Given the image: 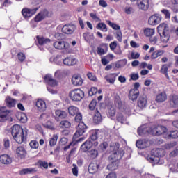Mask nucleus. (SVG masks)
Wrapping results in <instances>:
<instances>
[{
    "label": "nucleus",
    "instance_id": "f257e3e1",
    "mask_svg": "<svg viewBox=\"0 0 178 178\" xmlns=\"http://www.w3.org/2000/svg\"><path fill=\"white\" fill-rule=\"evenodd\" d=\"M11 134L18 144H22L27 140V130L23 129L20 125H14L12 127Z\"/></svg>",
    "mask_w": 178,
    "mask_h": 178
},
{
    "label": "nucleus",
    "instance_id": "f03ea898",
    "mask_svg": "<svg viewBox=\"0 0 178 178\" xmlns=\"http://www.w3.org/2000/svg\"><path fill=\"white\" fill-rule=\"evenodd\" d=\"M124 155V151L123 150H118L113 152V154L109 156V159L113 161L110 164L107 165V169L108 170H116L118 167L119 166V159H122Z\"/></svg>",
    "mask_w": 178,
    "mask_h": 178
},
{
    "label": "nucleus",
    "instance_id": "7ed1b4c3",
    "mask_svg": "<svg viewBox=\"0 0 178 178\" xmlns=\"http://www.w3.org/2000/svg\"><path fill=\"white\" fill-rule=\"evenodd\" d=\"M161 42L166 43L169 41V26L167 24H161L157 27Z\"/></svg>",
    "mask_w": 178,
    "mask_h": 178
},
{
    "label": "nucleus",
    "instance_id": "20e7f679",
    "mask_svg": "<svg viewBox=\"0 0 178 178\" xmlns=\"http://www.w3.org/2000/svg\"><path fill=\"white\" fill-rule=\"evenodd\" d=\"M138 134L139 136H144L145 134L156 136V125H150L149 127L147 125H143L138 129Z\"/></svg>",
    "mask_w": 178,
    "mask_h": 178
},
{
    "label": "nucleus",
    "instance_id": "39448f33",
    "mask_svg": "<svg viewBox=\"0 0 178 178\" xmlns=\"http://www.w3.org/2000/svg\"><path fill=\"white\" fill-rule=\"evenodd\" d=\"M69 95L72 101L79 102L84 98V91L79 88L74 89L69 92Z\"/></svg>",
    "mask_w": 178,
    "mask_h": 178
},
{
    "label": "nucleus",
    "instance_id": "423d86ee",
    "mask_svg": "<svg viewBox=\"0 0 178 178\" xmlns=\"http://www.w3.org/2000/svg\"><path fill=\"white\" fill-rule=\"evenodd\" d=\"M86 130H87V126H86V124H84L83 122H79L78 124L77 131L74 134L73 139L76 140V138H79L80 136H83V134L86 133Z\"/></svg>",
    "mask_w": 178,
    "mask_h": 178
},
{
    "label": "nucleus",
    "instance_id": "0eeeda50",
    "mask_svg": "<svg viewBox=\"0 0 178 178\" xmlns=\"http://www.w3.org/2000/svg\"><path fill=\"white\" fill-rule=\"evenodd\" d=\"M136 145L139 149H145V148H148L151 145V140L148 139H140L136 141Z\"/></svg>",
    "mask_w": 178,
    "mask_h": 178
},
{
    "label": "nucleus",
    "instance_id": "6e6552de",
    "mask_svg": "<svg viewBox=\"0 0 178 178\" xmlns=\"http://www.w3.org/2000/svg\"><path fill=\"white\" fill-rule=\"evenodd\" d=\"M37 10H38V8L29 9V8H25L22 9V16L24 17V19H29V17H31L33 15H35V13H37Z\"/></svg>",
    "mask_w": 178,
    "mask_h": 178
},
{
    "label": "nucleus",
    "instance_id": "1a4fd4ad",
    "mask_svg": "<svg viewBox=\"0 0 178 178\" xmlns=\"http://www.w3.org/2000/svg\"><path fill=\"white\" fill-rule=\"evenodd\" d=\"M136 5L141 10H148L149 8V0H138Z\"/></svg>",
    "mask_w": 178,
    "mask_h": 178
},
{
    "label": "nucleus",
    "instance_id": "9d476101",
    "mask_svg": "<svg viewBox=\"0 0 178 178\" xmlns=\"http://www.w3.org/2000/svg\"><path fill=\"white\" fill-rule=\"evenodd\" d=\"M76 31V26L74 24H65L62 28L64 34H73Z\"/></svg>",
    "mask_w": 178,
    "mask_h": 178
},
{
    "label": "nucleus",
    "instance_id": "9b49d317",
    "mask_svg": "<svg viewBox=\"0 0 178 178\" xmlns=\"http://www.w3.org/2000/svg\"><path fill=\"white\" fill-rule=\"evenodd\" d=\"M15 155L19 159H24L27 155V151L24 147H18L15 151Z\"/></svg>",
    "mask_w": 178,
    "mask_h": 178
},
{
    "label": "nucleus",
    "instance_id": "f8f14e48",
    "mask_svg": "<svg viewBox=\"0 0 178 178\" xmlns=\"http://www.w3.org/2000/svg\"><path fill=\"white\" fill-rule=\"evenodd\" d=\"M44 81L50 87H56L58 81L52 77V75L48 74L44 76Z\"/></svg>",
    "mask_w": 178,
    "mask_h": 178
},
{
    "label": "nucleus",
    "instance_id": "ddd939ff",
    "mask_svg": "<svg viewBox=\"0 0 178 178\" xmlns=\"http://www.w3.org/2000/svg\"><path fill=\"white\" fill-rule=\"evenodd\" d=\"M148 102V98H147V95H143L139 97L138 100V106L140 109H144L147 107V102Z\"/></svg>",
    "mask_w": 178,
    "mask_h": 178
},
{
    "label": "nucleus",
    "instance_id": "4468645a",
    "mask_svg": "<svg viewBox=\"0 0 178 178\" xmlns=\"http://www.w3.org/2000/svg\"><path fill=\"white\" fill-rule=\"evenodd\" d=\"M54 47L56 49H69V43L63 41H58L54 43Z\"/></svg>",
    "mask_w": 178,
    "mask_h": 178
},
{
    "label": "nucleus",
    "instance_id": "2eb2a0df",
    "mask_svg": "<svg viewBox=\"0 0 178 178\" xmlns=\"http://www.w3.org/2000/svg\"><path fill=\"white\" fill-rule=\"evenodd\" d=\"M9 116V111L5 107H0V122H5Z\"/></svg>",
    "mask_w": 178,
    "mask_h": 178
},
{
    "label": "nucleus",
    "instance_id": "dca6fc26",
    "mask_svg": "<svg viewBox=\"0 0 178 178\" xmlns=\"http://www.w3.org/2000/svg\"><path fill=\"white\" fill-rule=\"evenodd\" d=\"M0 162L3 165H10L12 163V157L8 154H1L0 156Z\"/></svg>",
    "mask_w": 178,
    "mask_h": 178
},
{
    "label": "nucleus",
    "instance_id": "f3484780",
    "mask_svg": "<svg viewBox=\"0 0 178 178\" xmlns=\"http://www.w3.org/2000/svg\"><path fill=\"white\" fill-rule=\"evenodd\" d=\"M63 62L65 66H74L77 63V59L70 56L65 58Z\"/></svg>",
    "mask_w": 178,
    "mask_h": 178
},
{
    "label": "nucleus",
    "instance_id": "a211bd4d",
    "mask_svg": "<svg viewBox=\"0 0 178 178\" xmlns=\"http://www.w3.org/2000/svg\"><path fill=\"white\" fill-rule=\"evenodd\" d=\"M147 161L152 163V166H155V161H156V149H153L150 155L147 156Z\"/></svg>",
    "mask_w": 178,
    "mask_h": 178
},
{
    "label": "nucleus",
    "instance_id": "6ab92c4d",
    "mask_svg": "<svg viewBox=\"0 0 178 178\" xmlns=\"http://www.w3.org/2000/svg\"><path fill=\"white\" fill-rule=\"evenodd\" d=\"M72 83L73 86H82L83 85V79L80 75L74 74L72 78Z\"/></svg>",
    "mask_w": 178,
    "mask_h": 178
},
{
    "label": "nucleus",
    "instance_id": "aec40b11",
    "mask_svg": "<svg viewBox=\"0 0 178 178\" xmlns=\"http://www.w3.org/2000/svg\"><path fill=\"white\" fill-rule=\"evenodd\" d=\"M140 95V90L131 89L129 92V98L131 101H136Z\"/></svg>",
    "mask_w": 178,
    "mask_h": 178
},
{
    "label": "nucleus",
    "instance_id": "412c9836",
    "mask_svg": "<svg viewBox=\"0 0 178 178\" xmlns=\"http://www.w3.org/2000/svg\"><path fill=\"white\" fill-rule=\"evenodd\" d=\"M66 118H67V113L66 112L59 110L56 111L55 119L57 122L62 119H66Z\"/></svg>",
    "mask_w": 178,
    "mask_h": 178
},
{
    "label": "nucleus",
    "instance_id": "4be33fe9",
    "mask_svg": "<svg viewBox=\"0 0 178 178\" xmlns=\"http://www.w3.org/2000/svg\"><path fill=\"white\" fill-rule=\"evenodd\" d=\"M36 106L40 112H44L47 109V104L42 99H39L36 102Z\"/></svg>",
    "mask_w": 178,
    "mask_h": 178
},
{
    "label": "nucleus",
    "instance_id": "5701e85b",
    "mask_svg": "<svg viewBox=\"0 0 178 178\" xmlns=\"http://www.w3.org/2000/svg\"><path fill=\"white\" fill-rule=\"evenodd\" d=\"M170 106L171 108H178V96L172 95L170 97Z\"/></svg>",
    "mask_w": 178,
    "mask_h": 178
},
{
    "label": "nucleus",
    "instance_id": "b1692460",
    "mask_svg": "<svg viewBox=\"0 0 178 178\" xmlns=\"http://www.w3.org/2000/svg\"><path fill=\"white\" fill-rule=\"evenodd\" d=\"M98 169H99V165L97 163H91L89 165L88 170L92 175H93V173H97V172H98Z\"/></svg>",
    "mask_w": 178,
    "mask_h": 178
},
{
    "label": "nucleus",
    "instance_id": "393cba45",
    "mask_svg": "<svg viewBox=\"0 0 178 178\" xmlns=\"http://www.w3.org/2000/svg\"><path fill=\"white\" fill-rule=\"evenodd\" d=\"M6 104L8 108H13L17 104V102H16V99L8 96L6 98Z\"/></svg>",
    "mask_w": 178,
    "mask_h": 178
},
{
    "label": "nucleus",
    "instance_id": "a878e982",
    "mask_svg": "<svg viewBox=\"0 0 178 178\" xmlns=\"http://www.w3.org/2000/svg\"><path fill=\"white\" fill-rule=\"evenodd\" d=\"M92 147V142L91 140H86L81 146V149L83 152H87Z\"/></svg>",
    "mask_w": 178,
    "mask_h": 178
},
{
    "label": "nucleus",
    "instance_id": "bb28decb",
    "mask_svg": "<svg viewBox=\"0 0 178 178\" xmlns=\"http://www.w3.org/2000/svg\"><path fill=\"white\" fill-rule=\"evenodd\" d=\"M79 113H80V110L76 106H70L68 107V113L71 116H76Z\"/></svg>",
    "mask_w": 178,
    "mask_h": 178
},
{
    "label": "nucleus",
    "instance_id": "cd10ccee",
    "mask_svg": "<svg viewBox=\"0 0 178 178\" xmlns=\"http://www.w3.org/2000/svg\"><path fill=\"white\" fill-rule=\"evenodd\" d=\"M17 120H19L22 123H26L27 122V115L24 113L19 112L16 114Z\"/></svg>",
    "mask_w": 178,
    "mask_h": 178
},
{
    "label": "nucleus",
    "instance_id": "c85d7f7f",
    "mask_svg": "<svg viewBox=\"0 0 178 178\" xmlns=\"http://www.w3.org/2000/svg\"><path fill=\"white\" fill-rule=\"evenodd\" d=\"M37 40L39 45H47V44H51V39L37 36Z\"/></svg>",
    "mask_w": 178,
    "mask_h": 178
},
{
    "label": "nucleus",
    "instance_id": "c756f323",
    "mask_svg": "<svg viewBox=\"0 0 178 178\" xmlns=\"http://www.w3.org/2000/svg\"><path fill=\"white\" fill-rule=\"evenodd\" d=\"M105 80H106L107 83L110 84H115V81H116V76L115 74H110L104 76Z\"/></svg>",
    "mask_w": 178,
    "mask_h": 178
},
{
    "label": "nucleus",
    "instance_id": "7c9ffc66",
    "mask_svg": "<svg viewBox=\"0 0 178 178\" xmlns=\"http://www.w3.org/2000/svg\"><path fill=\"white\" fill-rule=\"evenodd\" d=\"M37 170L33 168H24L20 171V175H31V173H35Z\"/></svg>",
    "mask_w": 178,
    "mask_h": 178
},
{
    "label": "nucleus",
    "instance_id": "2f4dec72",
    "mask_svg": "<svg viewBox=\"0 0 178 178\" xmlns=\"http://www.w3.org/2000/svg\"><path fill=\"white\" fill-rule=\"evenodd\" d=\"M83 37L86 42H92L94 41V34L90 33H84Z\"/></svg>",
    "mask_w": 178,
    "mask_h": 178
},
{
    "label": "nucleus",
    "instance_id": "473e14b6",
    "mask_svg": "<svg viewBox=\"0 0 178 178\" xmlns=\"http://www.w3.org/2000/svg\"><path fill=\"white\" fill-rule=\"evenodd\" d=\"M168 99V96L165 92H161L156 96L157 102H164Z\"/></svg>",
    "mask_w": 178,
    "mask_h": 178
},
{
    "label": "nucleus",
    "instance_id": "72a5a7b5",
    "mask_svg": "<svg viewBox=\"0 0 178 178\" xmlns=\"http://www.w3.org/2000/svg\"><path fill=\"white\" fill-rule=\"evenodd\" d=\"M93 120L96 124L101 123V122H102V115H101L100 112L96 111L95 113Z\"/></svg>",
    "mask_w": 178,
    "mask_h": 178
},
{
    "label": "nucleus",
    "instance_id": "f704fd0d",
    "mask_svg": "<svg viewBox=\"0 0 178 178\" xmlns=\"http://www.w3.org/2000/svg\"><path fill=\"white\" fill-rule=\"evenodd\" d=\"M145 37H152L155 34V29L146 28L144 30Z\"/></svg>",
    "mask_w": 178,
    "mask_h": 178
},
{
    "label": "nucleus",
    "instance_id": "c9c22d12",
    "mask_svg": "<svg viewBox=\"0 0 178 178\" xmlns=\"http://www.w3.org/2000/svg\"><path fill=\"white\" fill-rule=\"evenodd\" d=\"M70 126H72V124L67 120H63L60 122V127L61 129H69Z\"/></svg>",
    "mask_w": 178,
    "mask_h": 178
},
{
    "label": "nucleus",
    "instance_id": "e433bc0d",
    "mask_svg": "<svg viewBox=\"0 0 178 178\" xmlns=\"http://www.w3.org/2000/svg\"><path fill=\"white\" fill-rule=\"evenodd\" d=\"M96 28L97 29V30H101L102 31H104L105 33L108 31V28L106 27V24H105V23L100 22L97 24Z\"/></svg>",
    "mask_w": 178,
    "mask_h": 178
},
{
    "label": "nucleus",
    "instance_id": "4c0bfd02",
    "mask_svg": "<svg viewBox=\"0 0 178 178\" xmlns=\"http://www.w3.org/2000/svg\"><path fill=\"white\" fill-rule=\"evenodd\" d=\"M148 23L150 26H155L156 24V14H154L149 17Z\"/></svg>",
    "mask_w": 178,
    "mask_h": 178
},
{
    "label": "nucleus",
    "instance_id": "58836bf2",
    "mask_svg": "<svg viewBox=\"0 0 178 178\" xmlns=\"http://www.w3.org/2000/svg\"><path fill=\"white\" fill-rule=\"evenodd\" d=\"M166 131H167L166 127L163 126H159L157 127L156 135L161 136V134H165Z\"/></svg>",
    "mask_w": 178,
    "mask_h": 178
},
{
    "label": "nucleus",
    "instance_id": "ea45409f",
    "mask_svg": "<svg viewBox=\"0 0 178 178\" xmlns=\"http://www.w3.org/2000/svg\"><path fill=\"white\" fill-rule=\"evenodd\" d=\"M45 19V15L41 12L35 17V22H42Z\"/></svg>",
    "mask_w": 178,
    "mask_h": 178
},
{
    "label": "nucleus",
    "instance_id": "a19ab883",
    "mask_svg": "<svg viewBox=\"0 0 178 178\" xmlns=\"http://www.w3.org/2000/svg\"><path fill=\"white\" fill-rule=\"evenodd\" d=\"M58 141V135H54L53 137L50 139L49 145L51 147H54L56 145V143Z\"/></svg>",
    "mask_w": 178,
    "mask_h": 178
},
{
    "label": "nucleus",
    "instance_id": "79ce46f5",
    "mask_svg": "<svg viewBox=\"0 0 178 178\" xmlns=\"http://www.w3.org/2000/svg\"><path fill=\"white\" fill-rule=\"evenodd\" d=\"M44 127L46 129H49V130H55V127H54V123L51 121H47L44 124Z\"/></svg>",
    "mask_w": 178,
    "mask_h": 178
},
{
    "label": "nucleus",
    "instance_id": "37998d69",
    "mask_svg": "<svg viewBox=\"0 0 178 178\" xmlns=\"http://www.w3.org/2000/svg\"><path fill=\"white\" fill-rule=\"evenodd\" d=\"M168 69H169L168 65H164L161 68V73H163L164 74H165V76L168 79H169V74H168Z\"/></svg>",
    "mask_w": 178,
    "mask_h": 178
},
{
    "label": "nucleus",
    "instance_id": "c03bdc74",
    "mask_svg": "<svg viewBox=\"0 0 178 178\" xmlns=\"http://www.w3.org/2000/svg\"><path fill=\"white\" fill-rule=\"evenodd\" d=\"M29 145L31 147V148H32L33 149H37L38 148V142H37V140H31L29 143Z\"/></svg>",
    "mask_w": 178,
    "mask_h": 178
},
{
    "label": "nucleus",
    "instance_id": "a18cd8bd",
    "mask_svg": "<svg viewBox=\"0 0 178 178\" xmlns=\"http://www.w3.org/2000/svg\"><path fill=\"white\" fill-rule=\"evenodd\" d=\"M107 23L110 27H112V29H113V30H120V26L113 22H111V21H108Z\"/></svg>",
    "mask_w": 178,
    "mask_h": 178
},
{
    "label": "nucleus",
    "instance_id": "49530a36",
    "mask_svg": "<svg viewBox=\"0 0 178 178\" xmlns=\"http://www.w3.org/2000/svg\"><path fill=\"white\" fill-rule=\"evenodd\" d=\"M98 92V89L95 87H92L89 90H88V95L90 97H92V95H95Z\"/></svg>",
    "mask_w": 178,
    "mask_h": 178
},
{
    "label": "nucleus",
    "instance_id": "de8ad7c7",
    "mask_svg": "<svg viewBox=\"0 0 178 178\" xmlns=\"http://www.w3.org/2000/svg\"><path fill=\"white\" fill-rule=\"evenodd\" d=\"M117 120L118 122H120V123H124V122H126V118H124V117H123V114L122 113H118L117 115Z\"/></svg>",
    "mask_w": 178,
    "mask_h": 178
},
{
    "label": "nucleus",
    "instance_id": "09e8293b",
    "mask_svg": "<svg viewBox=\"0 0 178 178\" xmlns=\"http://www.w3.org/2000/svg\"><path fill=\"white\" fill-rule=\"evenodd\" d=\"M178 138V131H173L168 134L166 138Z\"/></svg>",
    "mask_w": 178,
    "mask_h": 178
},
{
    "label": "nucleus",
    "instance_id": "8fccbe9b",
    "mask_svg": "<svg viewBox=\"0 0 178 178\" xmlns=\"http://www.w3.org/2000/svg\"><path fill=\"white\" fill-rule=\"evenodd\" d=\"M115 115H116V110H115V108L111 107L108 111V115L112 118H114Z\"/></svg>",
    "mask_w": 178,
    "mask_h": 178
},
{
    "label": "nucleus",
    "instance_id": "3c124183",
    "mask_svg": "<svg viewBox=\"0 0 178 178\" xmlns=\"http://www.w3.org/2000/svg\"><path fill=\"white\" fill-rule=\"evenodd\" d=\"M87 76H88V79H89V80H91L92 81H97L98 80L95 74L91 72L88 73Z\"/></svg>",
    "mask_w": 178,
    "mask_h": 178
},
{
    "label": "nucleus",
    "instance_id": "603ef678",
    "mask_svg": "<svg viewBox=\"0 0 178 178\" xmlns=\"http://www.w3.org/2000/svg\"><path fill=\"white\" fill-rule=\"evenodd\" d=\"M126 65H127V60L123 59L120 61V63L116 65V67H123V66H126Z\"/></svg>",
    "mask_w": 178,
    "mask_h": 178
},
{
    "label": "nucleus",
    "instance_id": "864d4df0",
    "mask_svg": "<svg viewBox=\"0 0 178 178\" xmlns=\"http://www.w3.org/2000/svg\"><path fill=\"white\" fill-rule=\"evenodd\" d=\"M81 120H83V115H81V113L79 112L75 115V122L80 123Z\"/></svg>",
    "mask_w": 178,
    "mask_h": 178
},
{
    "label": "nucleus",
    "instance_id": "5fc2aeb1",
    "mask_svg": "<svg viewBox=\"0 0 178 178\" xmlns=\"http://www.w3.org/2000/svg\"><path fill=\"white\" fill-rule=\"evenodd\" d=\"M91 140L92 141H97L98 140V131H95L92 133V135L90 136Z\"/></svg>",
    "mask_w": 178,
    "mask_h": 178
},
{
    "label": "nucleus",
    "instance_id": "6e6d98bb",
    "mask_svg": "<svg viewBox=\"0 0 178 178\" xmlns=\"http://www.w3.org/2000/svg\"><path fill=\"white\" fill-rule=\"evenodd\" d=\"M90 17H92V19H93V20H95V22H101V19H99V17H98V16H97L96 13H90Z\"/></svg>",
    "mask_w": 178,
    "mask_h": 178
},
{
    "label": "nucleus",
    "instance_id": "4d7b16f0",
    "mask_svg": "<svg viewBox=\"0 0 178 178\" xmlns=\"http://www.w3.org/2000/svg\"><path fill=\"white\" fill-rule=\"evenodd\" d=\"M161 12L165 15V19H170V12L167 9H163Z\"/></svg>",
    "mask_w": 178,
    "mask_h": 178
},
{
    "label": "nucleus",
    "instance_id": "13d9d810",
    "mask_svg": "<svg viewBox=\"0 0 178 178\" xmlns=\"http://www.w3.org/2000/svg\"><path fill=\"white\" fill-rule=\"evenodd\" d=\"M18 59L20 60V62H24L26 60V56L22 52H20L17 54Z\"/></svg>",
    "mask_w": 178,
    "mask_h": 178
},
{
    "label": "nucleus",
    "instance_id": "bf43d9fd",
    "mask_svg": "<svg viewBox=\"0 0 178 178\" xmlns=\"http://www.w3.org/2000/svg\"><path fill=\"white\" fill-rule=\"evenodd\" d=\"M95 106H97V102L95 100H92L89 104V109H90V111H94L95 109Z\"/></svg>",
    "mask_w": 178,
    "mask_h": 178
},
{
    "label": "nucleus",
    "instance_id": "052dcab7",
    "mask_svg": "<svg viewBox=\"0 0 178 178\" xmlns=\"http://www.w3.org/2000/svg\"><path fill=\"white\" fill-rule=\"evenodd\" d=\"M63 74V72L60 70L56 71V72L54 73V76L55 77H56V79H60Z\"/></svg>",
    "mask_w": 178,
    "mask_h": 178
},
{
    "label": "nucleus",
    "instance_id": "680f3d73",
    "mask_svg": "<svg viewBox=\"0 0 178 178\" xmlns=\"http://www.w3.org/2000/svg\"><path fill=\"white\" fill-rule=\"evenodd\" d=\"M124 12L127 13V15H131L133 12H134V10L133 9L132 7H126L124 8Z\"/></svg>",
    "mask_w": 178,
    "mask_h": 178
},
{
    "label": "nucleus",
    "instance_id": "e2e57ef3",
    "mask_svg": "<svg viewBox=\"0 0 178 178\" xmlns=\"http://www.w3.org/2000/svg\"><path fill=\"white\" fill-rule=\"evenodd\" d=\"M90 155L91 158H92V159H94V158H97V156H98V151H97L95 149L92 150L90 152Z\"/></svg>",
    "mask_w": 178,
    "mask_h": 178
},
{
    "label": "nucleus",
    "instance_id": "0e129e2a",
    "mask_svg": "<svg viewBox=\"0 0 178 178\" xmlns=\"http://www.w3.org/2000/svg\"><path fill=\"white\" fill-rule=\"evenodd\" d=\"M131 79L136 81V80H138L140 76L138 75V73H133L131 74Z\"/></svg>",
    "mask_w": 178,
    "mask_h": 178
},
{
    "label": "nucleus",
    "instance_id": "69168bd1",
    "mask_svg": "<svg viewBox=\"0 0 178 178\" xmlns=\"http://www.w3.org/2000/svg\"><path fill=\"white\" fill-rule=\"evenodd\" d=\"M131 58H132L133 59H138V58H140V54L137 52H131Z\"/></svg>",
    "mask_w": 178,
    "mask_h": 178
},
{
    "label": "nucleus",
    "instance_id": "338daca9",
    "mask_svg": "<svg viewBox=\"0 0 178 178\" xmlns=\"http://www.w3.org/2000/svg\"><path fill=\"white\" fill-rule=\"evenodd\" d=\"M39 164L41 168H44V169H47L48 168V162L46 161H39Z\"/></svg>",
    "mask_w": 178,
    "mask_h": 178
},
{
    "label": "nucleus",
    "instance_id": "774afa93",
    "mask_svg": "<svg viewBox=\"0 0 178 178\" xmlns=\"http://www.w3.org/2000/svg\"><path fill=\"white\" fill-rule=\"evenodd\" d=\"M171 10L174 12V13H178V4H174L171 6Z\"/></svg>",
    "mask_w": 178,
    "mask_h": 178
}]
</instances>
